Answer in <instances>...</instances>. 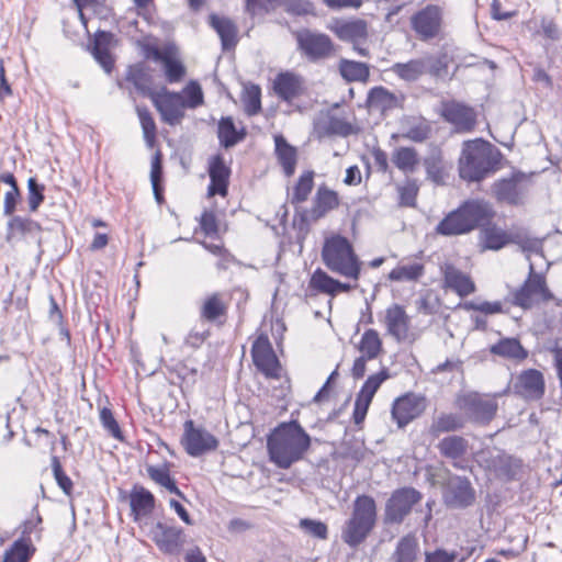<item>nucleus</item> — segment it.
<instances>
[{"mask_svg": "<svg viewBox=\"0 0 562 562\" xmlns=\"http://www.w3.org/2000/svg\"><path fill=\"white\" fill-rule=\"evenodd\" d=\"M311 441V436L296 420L281 423L267 439L270 461L280 469H289L303 459Z\"/></svg>", "mask_w": 562, "mask_h": 562, "instance_id": "nucleus-1", "label": "nucleus"}, {"mask_svg": "<svg viewBox=\"0 0 562 562\" xmlns=\"http://www.w3.org/2000/svg\"><path fill=\"white\" fill-rule=\"evenodd\" d=\"M501 153L491 143L476 138L463 143L459 175L467 181H481L496 169Z\"/></svg>", "mask_w": 562, "mask_h": 562, "instance_id": "nucleus-2", "label": "nucleus"}, {"mask_svg": "<svg viewBox=\"0 0 562 562\" xmlns=\"http://www.w3.org/2000/svg\"><path fill=\"white\" fill-rule=\"evenodd\" d=\"M490 203L482 200H470L450 212L436 226V233L442 236L467 234L494 216Z\"/></svg>", "mask_w": 562, "mask_h": 562, "instance_id": "nucleus-3", "label": "nucleus"}, {"mask_svg": "<svg viewBox=\"0 0 562 562\" xmlns=\"http://www.w3.org/2000/svg\"><path fill=\"white\" fill-rule=\"evenodd\" d=\"M321 256L331 272L352 280L359 279L362 262L346 237L333 235L326 238Z\"/></svg>", "mask_w": 562, "mask_h": 562, "instance_id": "nucleus-4", "label": "nucleus"}, {"mask_svg": "<svg viewBox=\"0 0 562 562\" xmlns=\"http://www.w3.org/2000/svg\"><path fill=\"white\" fill-rule=\"evenodd\" d=\"M376 521V504L369 495H360L353 502L351 517L341 532L342 540L357 547L369 536Z\"/></svg>", "mask_w": 562, "mask_h": 562, "instance_id": "nucleus-5", "label": "nucleus"}, {"mask_svg": "<svg viewBox=\"0 0 562 562\" xmlns=\"http://www.w3.org/2000/svg\"><path fill=\"white\" fill-rule=\"evenodd\" d=\"M532 187L531 175L514 170L509 176L495 180L491 186V195L495 201L508 206H524Z\"/></svg>", "mask_w": 562, "mask_h": 562, "instance_id": "nucleus-6", "label": "nucleus"}, {"mask_svg": "<svg viewBox=\"0 0 562 562\" xmlns=\"http://www.w3.org/2000/svg\"><path fill=\"white\" fill-rule=\"evenodd\" d=\"M552 300H554V295L549 290L544 276L536 272L533 263L530 262L528 278L512 292V303L524 310H529Z\"/></svg>", "mask_w": 562, "mask_h": 562, "instance_id": "nucleus-7", "label": "nucleus"}, {"mask_svg": "<svg viewBox=\"0 0 562 562\" xmlns=\"http://www.w3.org/2000/svg\"><path fill=\"white\" fill-rule=\"evenodd\" d=\"M294 37L297 50L311 63H318L334 55V42L325 33L302 29L294 32Z\"/></svg>", "mask_w": 562, "mask_h": 562, "instance_id": "nucleus-8", "label": "nucleus"}, {"mask_svg": "<svg viewBox=\"0 0 562 562\" xmlns=\"http://www.w3.org/2000/svg\"><path fill=\"white\" fill-rule=\"evenodd\" d=\"M423 494L414 487L395 490L385 503L384 522L400 525L411 514L413 507L420 503Z\"/></svg>", "mask_w": 562, "mask_h": 562, "instance_id": "nucleus-9", "label": "nucleus"}, {"mask_svg": "<svg viewBox=\"0 0 562 562\" xmlns=\"http://www.w3.org/2000/svg\"><path fill=\"white\" fill-rule=\"evenodd\" d=\"M254 364L266 378L280 379L282 367L272 348L269 337L260 334L251 347Z\"/></svg>", "mask_w": 562, "mask_h": 562, "instance_id": "nucleus-10", "label": "nucleus"}, {"mask_svg": "<svg viewBox=\"0 0 562 562\" xmlns=\"http://www.w3.org/2000/svg\"><path fill=\"white\" fill-rule=\"evenodd\" d=\"M427 408L425 395L408 392L397 397L392 405V418L400 428L418 418Z\"/></svg>", "mask_w": 562, "mask_h": 562, "instance_id": "nucleus-11", "label": "nucleus"}, {"mask_svg": "<svg viewBox=\"0 0 562 562\" xmlns=\"http://www.w3.org/2000/svg\"><path fill=\"white\" fill-rule=\"evenodd\" d=\"M161 120L169 125H177L184 116V98L180 92H171L166 88L150 97Z\"/></svg>", "mask_w": 562, "mask_h": 562, "instance_id": "nucleus-12", "label": "nucleus"}, {"mask_svg": "<svg viewBox=\"0 0 562 562\" xmlns=\"http://www.w3.org/2000/svg\"><path fill=\"white\" fill-rule=\"evenodd\" d=\"M187 453L191 457H200L205 452L215 450L217 439L202 427H195L192 420L184 423V432L181 440Z\"/></svg>", "mask_w": 562, "mask_h": 562, "instance_id": "nucleus-13", "label": "nucleus"}, {"mask_svg": "<svg viewBox=\"0 0 562 562\" xmlns=\"http://www.w3.org/2000/svg\"><path fill=\"white\" fill-rule=\"evenodd\" d=\"M443 499L450 507L465 508L475 502V490L468 477L450 475L443 485Z\"/></svg>", "mask_w": 562, "mask_h": 562, "instance_id": "nucleus-14", "label": "nucleus"}, {"mask_svg": "<svg viewBox=\"0 0 562 562\" xmlns=\"http://www.w3.org/2000/svg\"><path fill=\"white\" fill-rule=\"evenodd\" d=\"M458 406L470 419L483 424L490 423L494 418L498 407L496 401L484 398L477 393H470L459 397Z\"/></svg>", "mask_w": 562, "mask_h": 562, "instance_id": "nucleus-15", "label": "nucleus"}, {"mask_svg": "<svg viewBox=\"0 0 562 562\" xmlns=\"http://www.w3.org/2000/svg\"><path fill=\"white\" fill-rule=\"evenodd\" d=\"M412 27L423 41L436 37L441 30L442 13L439 7L429 4L416 12L412 19Z\"/></svg>", "mask_w": 562, "mask_h": 562, "instance_id": "nucleus-16", "label": "nucleus"}, {"mask_svg": "<svg viewBox=\"0 0 562 562\" xmlns=\"http://www.w3.org/2000/svg\"><path fill=\"white\" fill-rule=\"evenodd\" d=\"M440 114L459 133L471 132L476 123L474 110L457 101L442 102Z\"/></svg>", "mask_w": 562, "mask_h": 562, "instance_id": "nucleus-17", "label": "nucleus"}, {"mask_svg": "<svg viewBox=\"0 0 562 562\" xmlns=\"http://www.w3.org/2000/svg\"><path fill=\"white\" fill-rule=\"evenodd\" d=\"M151 533L156 546L167 554H179L186 542L183 530L166 522L158 521Z\"/></svg>", "mask_w": 562, "mask_h": 562, "instance_id": "nucleus-18", "label": "nucleus"}, {"mask_svg": "<svg viewBox=\"0 0 562 562\" xmlns=\"http://www.w3.org/2000/svg\"><path fill=\"white\" fill-rule=\"evenodd\" d=\"M514 391L525 400H540L546 391L543 374L537 369L521 371L514 383Z\"/></svg>", "mask_w": 562, "mask_h": 562, "instance_id": "nucleus-19", "label": "nucleus"}, {"mask_svg": "<svg viewBox=\"0 0 562 562\" xmlns=\"http://www.w3.org/2000/svg\"><path fill=\"white\" fill-rule=\"evenodd\" d=\"M314 133L318 138L341 136L347 137L357 133V127L344 117L323 114L314 121Z\"/></svg>", "mask_w": 562, "mask_h": 562, "instance_id": "nucleus-20", "label": "nucleus"}, {"mask_svg": "<svg viewBox=\"0 0 562 562\" xmlns=\"http://www.w3.org/2000/svg\"><path fill=\"white\" fill-rule=\"evenodd\" d=\"M304 79L300 75L291 71L280 72L273 80V91L276 95L285 101L292 102L304 93Z\"/></svg>", "mask_w": 562, "mask_h": 562, "instance_id": "nucleus-21", "label": "nucleus"}, {"mask_svg": "<svg viewBox=\"0 0 562 562\" xmlns=\"http://www.w3.org/2000/svg\"><path fill=\"white\" fill-rule=\"evenodd\" d=\"M330 30L342 42L358 44L368 38V23L362 19L336 20Z\"/></svg>", "mask_w": 562, "mask_h": 562, "instance_id": "nucleus-22", "label": "nucleus"}, {"mask_svg": "<svg viewBox=\"0 0 562 562\" xmlns=\"http://www.w3.org/2000/svg\"><path fill=\"white\" fill-rule=\"evenodd\" d=\"M404 100V94H395L385 87L378 86L369 90L366 102L368 109L384 113L386 111L402 108Z\"/></svg>", "mask_w": 562, "mask_h": 562, "instance_id": "nucleus-23", "label": "nucleus"}, {"mask_svg": "<svg viewBox=\"0 0 562 562\" xmlns=\"http://www.w3.org/2000/svg\"><path fill=\"white\" fill-rule=\"evenodd\" d=\"M409 316L402 305L393 304L385 311L384 323L387 334L398 342L404 341L408 336Z\"/></svg>", "mask_w": 562, "mask_h": 562, "instance_id": "nucleus-24", "label": "nucleus"}, {"mask_svg": "<svg viewBox=\"0 0 562 562\" xmlns=\"http://www.w3.org/2000/svg\"><path fill=\"white\" fill-rule=\"evenodd\" d=\"M469 448V441L459 435L443 437L437 445L440 456L451 460L452 465L457 469H464L460 464V460L468 454Z\"/></svg>", "mask_w": 562, "mask_h": 562, "instance_id": "nucleus-25", "label": "nucleus"}, {"mask_svg": "<svg viewBox=\"0 0 562 562\" xmlns=\"http://www.w3.org/2000/svg\"><path fill=\"white\" fill-rule=\"evenodd\" d=\"M209 175L211 180L209 186V194H220L225 196L227 194L231 170L225 165L222 156L217 155L212 158L210 161Z\"/></svg>", "mask_w": 562, "mask_h": 562, "instance_id": "nucleus-26", "label": "nucleus"}, {"mask_svg": "<svg viewBox=\"0 0 562 562\" xmlns=\"http://www.w3.org/2000/svg\"><path fill=\"white\" fill-rule=\"evenodd\" d=\"M431 61L430 57L411 59L406 63H395L390 70L406 82H415L427 74Z\"/></svg>", "mask_w": 562, "mask_h": 562, "instance_id": "nucleus-27", "label": "nucleus"}, {"mask_svg": "<svg viewBox=\"0 0 562 562\" xmlns=\"http://www.w3.org/2000/svg\"><path fill=\"white\" fill-rule=\"evenodd\" d=\"M445 286L452 290L460 296H468L475 291V285L471 278L452 265H446L443 268Z\"/></svg>", "mask_w": 562, "mask_h": 562, "instance_id": "nucleus-28", "label": "nucleus"}, {"mask_svg": "<svg viewBox=\"0 0 562 562\" xmlns=\"http://www.w3.org/2000/svg\"><path fill=\"white\" fill-rule=\"evenodd\" d=\"M339 205V198L336 191L330 190L326 186L318 187L313 206L308 212V217L312 221H317L325 216L329 211Z\"/></svg>", "mask_w": 562, "mask_h": 562, "instance_id": "nucleus-29", "label": "nucleus"}, {"mask_svg": "<svg viewBox=\"0 0 562 562\" xmlns=\"http://www.w3.org/2000/svg\"><path fill=\"white\" fill-rule=\"evenodd\" d=\"M130 506L134 519L148 516L155 508V497L142 485H134L130 494Z\"/></svg>", "mask_w": 562, "mask_h": 562, "instance_id": "nucleus-30", "label": "nucleus"}, {"mask_svg": "<svg viewBox=\"0 0 562 562\" xmlns=\"http://www.w3.org/2000/svg\"><path fill=\"white\" fill-rule=\"evenodd\" d=\"M464 424V418L457 413H440L432 418L428 432L430 436L438 438L441 434L462 429Z\"/></svg>", "mask_w": 562, "mask_h": 562, "instance_id": "nucleus-31", "label": "nucleus"}, {"mask_svg": "<svg viewBox=\"0 0 562 562\" xmlns=\"http://www.w3.org/2000/svg\"><path fill=\"white\" fill-rule=\"evenodd\" d=\"M41 232V226L37 222L22 216H12L7 226V241H12L18 238L27 236H37Z\"/></svg>", "mask_w": 562, "mask_h": 562, "instance_id": "nucleus-32", "label": "nucleus"}, {"mask_svg": "<svg viewBox=\"0 0 562 562\" xmlns=\"http://www.w3.org/2000/svg\"><path fill=\"white\" fill-rule=\"evenodd\" d=\"M276 155L286 177H291L296 167L297 151L282 135L274 136Z\"/></svg>", "mask_w": 562, "mask_h": 562, "instance_id": "nucleus-33", "label": "nucleus"}, {"mask_svg": "<svg viewBox=\"0 0 562 562\" xmlns=\"http://www.w3.org/2000/svg\"><path fill=\"white\" fill-rule=\"evenodd\" d=\"M126 81L131 82L134 88L143 95L151 97L150 90L151 76L149 69L143 63H137L127 68L125 75Z\"/></svg>", "mask_w": 562, "mask_h": 562, "instance_id": "nucleus-34", "label": "nucleus"}, {"mask_svg": "<svg viewBox=\"0 0 562 562\" xmlns=\"http://www.w3.org/2000/svg\"><path fill=\"white\" fill-rule=\"evenodd\" d=\"M490 352L503 358L521 361L528 357V351L516 338H503L490 348Z\"/></svg>", "mask_w": 562, "mask_h": 562, "instance_id": "nucleus-35", "label": "nucleus"}, {"mask_svg": "<svg viewBox=\"0 0 562 562\" xmlns=\"http://www.w3.org/2000/svg\"><path fill=\"white\" fill-rule=\"evenodd\" d=\"M210 24L221 37L224 49L235 47L237 43V27L229 19L211 14Z\"/></svg>", "mask_w": 562, "mask_h": 562, "instance_id": "nucleus-36", "label": "nucleus"}, {"mask_svg": "<svg viewBox=\"0 0 562 562\" xmlns=\"http://www.w3.org/2000/svg\"><path fill=\"white\" fill-rule=\"evenodd\" d=\"M153 58L162 63L166 79L169 83L179 82L183 78L186 74L184 66L181 61L172 58L169 52L156 48L153 50Z\"/></svg>", "mask_w": 562, "mask_h": 562, "instance_id": "nucleus-37", "label": "nucleus"}, {"mask_svg": "<svg viewBox=\"0 0 562 562\" xmlns=\"http://www.w3.org/2000/svg\"><path fill=\"white\" fill-rule=\"evenodd\" d=\"M335 284L336 279L331 278L321 268H317L310 278L306 295L314 296L318 293H324L335 296Z\"/></svg>", "mask_w": 562, "mask_h": 562, "instance_id": "nucleus-38", "label": "nucleus"}, {"mask_svg": "<svg viewBox=\"0 0 562 562\" xmlns=\"http://www.w3.org/2000/svg\"><path fill=\"white\" fill-rule=\"evenodd\" d=\"M338 69L341 77L348 82H366L370 77V68L366 63L342 58L339 61Z\"/></svg>", "mask_w": 562, "mask_h": 562, "instance_id": "nucleus-39", "label": "nucleus"}, {"mask_svg": "<svg viewBox=\"0 0 562 562\" xmlns=\"http://www.w3.org/2000/svg\"><path fill=\"white\" fill-rule=\"evenodd\" d=\"M425 273V267L420 262L401 263L389 273V280L395 282L418 281Z\"/></svg>", "mask_w": 562, "mask_h": 562, "instance_id": "nucleus-40", "label": "nucleus"}, {"mask_svg": "<svg viewBox=\"0 0 562 562\" xmlns=\"http://www.w3.org/2000/svg\"><path fill=\"white\" fill-rule=\"evenodd\" d=\"M392 161L404 173H412L419 164V157L415 148L403 146L394 150Z\"/></svg>", "mask_w": 562, "mask_h": 562, "instance_id": "nucleus-41", "label": "nucleus"}, {"mask_svg": "<svg viewBox=\"0 0 562 562\" xmlns=\"http://www.w3.org/2000/svg\"><path fill=\"white\" fill-rule=\"evenodd\" d=\"M418 551V541L412 536L407 535L400 539L395 551L392 555L393 562H416Z\"/></svg>", "mask_w": 562, "mask_h": 562, "instance_id": "nucleus-42", "label": "nucleus"}, {"mask_svg": "<svg viewBox=\"0 0 562 562\" xmlns=\"http://www.w3.org/2000/svg\"><path fill=\"white\" fill-rule=\"evenodd\" d=\"M35 551L36 548L32 541L18 539L5 551L3 562H29Z\"/></svg>", "mask_w": 562, "mask_h": 562, "instance_id": "nucleus-43", "label": "nucleus"}, {"mask_svg": "<svg viewBox=\"0 0 562 562\" xmlns=\"http://www.w3.org/2000/svg\"><path fill=\"white\" fill-rule=\"evenodd\" d=\"M225 314L226 305L218 293H213L207 296L200 307V317L207 322H215L218 317L224 316Z\"/></svg>", "mask_w": 562, "mask_h": 562, "instance_id": "nucleus-44", "label": "nucleus"}, {"mask_svg": "<svg viewBox=\"0 0 562 562\" xmlns=\"http://www.w3.org/2000/svg\"><path fill=\"white\" fill-rule=\"evenodd\" d=\"M148 476L157 484L164 486L170 493L183 497L182 492L176 485V482L170 476V471L167 464L159 467L148 465L146 468Z\"/></svg>", "mask_w": 562, "mask_h": 562, "instance_id": "nucleus-45", "label": "nucleus"}, {"mask_svg": "<svg viewBox=\"0 0 562 562\" xmlns=\"http://www.w3.org/2000/svg\"><path fill=\"white\" fill-rule=\"evenodd\" d=\"M217 136L220 139V143L225 148H229L235 146L238 142H240L245 134L237 132L235 124L232 120V117H223L218 122L217 127Z\"/></svg>", "mask_w": 562, "mask_h": 562, "instance_id": "nucleus-46", "label": "nucleus"}, {"mask_svg": "<svg viewBox=\"0 0 562 562\" xmlns=\"http://www.w3.org/2000/svg\"><path fill=\"white\" fill-rule=\"evenodd\" d=\"M423 162L428 178L437 184L442 183L443 166L441 150L437 147L431 148Z\"/></svg>", "mask_w": 562, "mask_h": 562, "instance_id": "nucleus-47", "label": "nucleus"}, {"mask_svg": "<svg viewBox=\"0 0 562 562\" xmlns=\"http://www.w3.org/2000/svg\"><path fill=\"white\" fill-rule=\"evenodd\" d=\"M484 248L499 250L508 245V233L495 225L485 227L482 231Z\"/></svg>", "mask_w": 562, "mask_h": 562, "instance_id": "nucleus-48", "label": "nucleus"}, {"mask_svg": "<svg viewBox=\"0 0 562 562\" xmlns=\"http://www.w3.org/2000/svg\"><path fill=\"white\" fill-rule=\"evenodd\" d=\"M382 350V341L375 329H367L359 342V351L368 359H375Z\"/></svg>", "mask_w": 562, "mask_h": 562, "instance_id": "nucleus-49", "label": "nucleus"}, {"mask_svg": "<svg viewBox=\"0 0 562 562\" xmlns=\"http://www.w3.org/2000/svg\"><path fill=\"white\" fill-rule=\"evenodd\" d=\"M314 187V172L305 171L302 173L293 189L291 196L292 204H300L307 200Z\"/></svg>", "mask_w": 562, "mask_h": 562, "instance_id": "nucleus-50", "label": "nucleus"}, {"mask_svg": "<svg viewBox=\"0 0 562 562\" xmlns=\"http://www.w3.org/2000/svg\"><path fill=\"white\" fill-rule=\"evenodd\" d=\"M492 467L497 476L506 480H513L516 476L520 464L518 460L509 456L499 454L493 460Z\"/></svg>", "mask_w": 562, "mask_h": 562, "instance_id": "nucleus-51", "label": "nucleus"}, {"mask_svg": "<svg viewBox=\"0 0 562 562\" xmlns=\"http://www.w3.org/2000/svg\"><path fill=\"white\" fill-rule=\"evenodd\" d=\"M136 112L139 119V123L142 125L144 139L149 146H153L157 132L153 115L149 112V110L145 106H136Z\"/></svg>", "mask_w": 562, "mask_h": 562, "instance_id": "nucleus-52", "label": "nucleus"}, {"mask_svg": "<svg viewBox=\"0 0 562 562\" xmlns=\"http://www.w3.org/2000/svg\"><path fill=\"white\" fill-rule=\"evenodd\" d=\"M419 191L417 180L406 178L405 181L397 186V192L400 195V204L402 206L413 207L416 205V198Z\"/></svg>", "mask_w": 562, "mask_h": 562, "instance_id": "nucleus-53", "label": "nucleus"}, {"mask_svg": "<svg viewBox=\"0 0 562 562\" xmlns=\"http://www.w3.org/2000/svg\"><path fill=\"white\" fill-rule=\"evenodd\" d=\"M430 124L427 121L422 120L415 124L409 125L406 132L403 133V138L415 143H423L430 136Z\"/></svg>", "mask_w": 562, "mask_h": 562, "instance_id": "nucleus-54", "label": "nucleus"}, {"mask_svg": "<svg viewBox=\"0 0 562 562\" xmlns=\"http://www.w3.org/2000/svg\"><path fill=\"white\" fill-rule=\"evenodd\" d=\"M389 378L387 371L382 370L381 372L376 374L370 375L364 384L362 385L360 392L358 393L359 396L373 400L374 394L381 386V384Z\"/></svg>", "mask_w": 562, "mask_h": 562, "instance_id": "nucleus-55", "label": "nucleus"}, {"mask_svg": "<svg viewBox=\"0 0 562 562\" xmlns=\"http://www.w3.org/2000/svg\"><path fill=\"white\" fill-rule=\"evenodd\" d=\"M181 94L184 98V109H195L203 104V92L196 81H190Z\"/></svg>", "mask_w": 562, "mask_h": 562, "instance_id": "nucleus-56", "label": "nucleus"}, {"mask_svg": "<svg viewBox=\"0 0 562 562\" xmlns=\"http://www.w3.org/2000/svg\"><path fill=\"white\" fill-rule=\"evenodd\" d=\"M52 469L54 473V477L57 482V485L63 490L66 495H70L72 492V481L70 477L64 472L60 461L58 457H52Z\"/></svg>", "mask_w": 562, "mask_h": 562, "instance_id": "nucleus-57", "label": "nucleus"}, {"mask_svg": "<svg viewBox=\"0 0 562 562\" xmlns=\"http://www.w3.org/2000/svg\"><path fill=\"white\" fill-rule=\"evenodd\" d=\"M299 525L300 528L310 536L318 539H327L328 537V528L326 524L319 520L303 518L300 520Z\"/></svg>", "mask_w": 562, "mask_h": 562, "instance_id": "nucleus-58", "label": "nucleus"}, {"mask_svg": "<svg viewBox=\"0 0 562 562\" xmlns=\"http://www.w3.org/2000/svg\"><path fill=\"white\" fill-rule=\"evenodd\" d=\"M100 422L103 428L115 439L123 440L122 430L110 408L103 407L100 411Z\"/></svg>", "mask_w": 562, "mask_h": 562, "instance_id": "nucleus-59", "label": "nucleus"}, {"mask_svg": "<svg viewBox=\"0 0 562 562\" xmlns=\"http://www.w3.org/2000/svg\"><path fill=\"white\" fill-rule=\"evenodd\" d=\"M29 189V207L30 211H37L41 203L44 201V186L40 184L35 178H30L27 181Z\"/></svg>", "mask_w": 562, "mask_h": 562, "instance_id": "nucleus-60", "label": "nucleus"}, {"mask_svg": "<svg viewBox=\"0 0 562 562\" xmlns=\"http://www.w3.org/2000/svg\"><path fill=\"white\" fill-rule=\"evenodd\" d=\"M284 10L293 15H308L315 14L314 5L307 0H284Z\"/></svg>", "mask_w": 562, "mask_h": 562, "instance_id": "nucleus-61", "label": "nucleus"}, {"mask_svg": "<svg viewBox=\"0 0 562 562\" xmlns=\"http://www.w3.org/2000/svg\"><path fill=\"white\" fill-rule=\"evenodd\" d=\"M92 54L106 72H110L112 70V56L108 47L101 43L100 38H95Z\"/></svg>", "mask_w": 562, "mask_h": 562, "instance_id": "nucleus-62", "label": "nucleus"}, {"mask_svg": "<svg viewBox=\"0 0 562 562\" xmlns=\"http://www.w3.org/2000/svg\"><path fill=\"white\" fill-rule=\"evenodd\" d=\"M42 517L38 513L37 505L33 507L31 517L27 518L23 524L20 526L21 529V537L19 539H24L27 541L31 540V535L34 532L37 527L42 524Z\"/></svg>", "mask_w": 562, "mask_h": 562, "instance_id": "nucleus-63", "label": "nucleus"}, {"mask_svg": "<svg viewBox=\"0 0 562 562\" xmlns=\"http://www.w3.org/2000/svg\"><path fill=\"white\" fill-rule=\"evenodd\" d=\"M245 109L249 115L257 114L261 109L260 102V88L258 86H251L247 89V97L245 100Z\"/></svg>", "mask_w": 562, "mask_h": 562, "instance_id": "nucleus-64", "label": "nucleus"}]
</instances>
